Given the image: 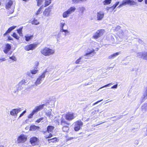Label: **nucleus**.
<instances>
[{
  "mask_svg": "<svg viewBox=\"0 0 147 147\" xmlns=\"http://www.w3.org/2000/svg\"><path fill=\"white\" fill-rule=\"evenodd\" d=\"M40 52L45 56H49L55 53V51L49 48L46 47L41 49Z\"/></svg>",
  "mask_w": 147,
  "mask_h": 147,
  "instance_id": "obj_1",
  "label": "nucleus"
},
{
  "mask_svg": "<svg viewBox=\"0 0 147 147\" xmlns=\"http://www.w3.org/2000/svg\"><path fill=\"white\" fill-rule=\"evenodd\" d=\"M88 53H86L84 55L80 57L78 59L76 60L75 62L76 64H78L80 63V62L81 61L80 60L83 59H87L90 56H92L94 55V54H92V53H94V50L93 49L92 50L89 51H88Z\"/></svg>",
  "mask_w": 147,
  "mask_h": 147,
  "instance_id": "obj_2",
  "label": "nucleus"
},
{
  "mask_svg": "<svg viewBox=\"0 0 147 147\" xmlns=\"http://www.w3.org/2000/svg\"><path fill=\"white\" fill-rule=\"evenodd\" d=\"M76 9V8L74 7H71L67 11L64 12L63 14V18H67L69 16V15L74 12Z\"/></svg>",
  "mask_w": 147,
  "mask_h": 147,
  "instance_id": "obj_3",
  "label": "nucleus"
},
{
  "mask_svg": "<svg viewBox=\"0 0 147 147\" xmlns=\"http://www.w3.org/2000/svg\"><path fill=\"white\" fill-rule=\"evenodd\" d=\"M136 3L131 0H123L122 3L118 7H120L123 6H125L128 4L130 5H135L136 4Z\"/></svg>",
  "mask_w": 147,
  "mask_h": 147,
  "instance_id": "obj_4",
  "label": "nucleus"
},
{
  "mask_svg": "<svg viewBox=\"0 0 147 147\" xmlns=\"http://www.w3.org/2000/svg\"><path fill=\"white\" fill-rule=\"evenodd\" d=\"M46 72L47 71L46 70L43 72L42 75L40 76L37 79V80L35 82V84L36 86H37L40 84L42 80H43L45 77Z\"/></svg>",
  "mask_w": 147,
  "mask_h": 147,
  "instance_id": "obj_5",
  "label": "nucleus"
},
{
  "mask_svg": "<svg viewBox=\"0 0 147 147\" xmlns=\"http://www.w3.org/2000/svg\"><path fill=\"white\" fill-rule=\"evenodd\" d=\"M105 32L104 29H100L97 31L96 32L93 36V37L94 39H97L102 36Z\"/></svg>",
  "mask_w": 147,
  "mask_h": 147,
  "instance_id": "obj_6",
  "label": "nucleus"
},
{
  "mask_svg": "<svg viewBox=\"0 0 147 147\" xmlns=\"http://www.w3.org/2000/svg\"><path fill=\"white\" fill-rule=\"evenodd\" d=\"M83 125V123L80 121H77L75 123L74 129L76 131L79 130Z\"/></svg>",
  "mask_w": 147,
  "mask_h": 147,
  "instance_id": "obj_7",
  "label": "nucleus"
},
{
  "mask_svg": "<svg viewBox=\"0 0 147 147\" xmlns=\"http://www.w3.org/2000/svg\"><path fill=\"white\" fill-rule=\"evenodd\" d=\"M37 46V44L33 43L30 44L29 45L26 46L25 47V49L27 51H29L30 50H33Z\"/></svg>",
  "mask_w": 147,
  "mask_h": 147,
  "instance_id": "obj_8",
  "label": "nucleus"
},
{
  "mask_svg": "<svg viewBox=\"0 0 147 147\" xmlns=\"http://www.w3.org/2000/svg\"><path fill=\"white\" fill-rule=\"evenodd\" d=\"M44 0H36L37 2V6H39L43 3ZM45 7L49 5L51 3V0H45Z\"/></svg>",
  "mask_w": 147,
  "mask_h": 147,
  "instance_id": "obj_9",
  "label": "nucleus"
},
{
  "mask_svg": "<svg viewBox=\"0 0 147 147\" xmlns=\"http://www.w3.org/2000/svg\"><path fill=\"white\" fill-rule=\"evenodd\" d=\"M26 83L25 80H22L20 82L18 85L16 86V88H17V90H15L13 91L14 93L16 92L17 91L20 90L22 89L23 88L22 86Z\"/></svg>",
  "mask_w": 147,
  "mask_h": 147,
  "instance_id": "obj_10",
  "label": "nucleus"
},
{
  "mask_svg": "<svg viewBox=\"0 0 147 147\" xmlns=\"http://www.w3.org/2000/svg\"><path fill=\"white\" fill-rule=\"evenodd\" d=\"M21 108L15 109H12L10 111V114L11 115L16 117L18 113L21 111Z\"/></svg>",
  "mask_w": 147,
  "mask_h": 147,
  "instance_id": "obj_11",
  "label": "nucleus"
},
{
  "mask_svg": "<svg viewBox=\"0 0 147 147\" xmlns=\"http://www.w3.org/2000/svg\"><path fill=\"white\" fill-rule=\"evenodd\" d=\"M104 13L103 11H100L97 13L96 18L97 20L100 21L104 18Z\"/></svg>",
  "mask_w": 147,
  "mask_h": 147,
  "instance_id": "obj_12",
  "label": "nucleus"
},
{
  "mask_svg": "<svg viewBox=\"0 0 147 147\" xmlns=\"http://www.w3.org/2000/svg\"><path fill=\"white\" fill-rule=\"evenodd\" d=\"M27 137L24 135H21L18 138L17 140L18 143L24 142L27 140Z\"/></svg>",
  "mask_w": 147,
  "mask_h": 147,
  "instance_id": "obj_13",
  "label": "nucleus"
},
{
  "mask_svg": "<svg viewBox=\"0 0 147 147\" xmlns=\"http://www.w3.org/2000/svg\"><path fill=\"white\" fill-rule=\"evenodd\" d=\"M52 7V6H49L43 12V15L47 17L49 16Z\"/></svg>",
  "mask_w": 147,
  "mask_h": 147,
  "instance_id": "obj_14",
  "label": "nucleus"
},
{
  "mask_svg": "<svg viewBox=\"0 0 147 147\" xmlns=\"http://www.w3.org/2000/svg\"><path fill=\"white\" fill-rule=\"evenodd\" d=\"M142 103L144 102L145 100L147 99V87L145 88L144 90L143 93V96L141 98Z\"/></svg>",
  "mask_w": 147,
  "mask_h": 147,
  "instance_id": "obj_15",
  "label": "nucleus"
},
{
  "mask_svg": "<svg viewBox=\"0 0 147 147\" xmlns=\"http://www.w3.org/2000/svg\"><path fill=\"white\" fill-rule=\"evenodd\" d=\"M120 28L121 27L118 26L116 27L115 29V31H118L119 30H120L119 31V36L120 37H121L122 38H123L122 36L124 35V32H123V31L120 30Z\"/></svg>",
  "mask_w": 147,
  "mask_h": 147,
  "instance_id": "obj_16",
  "label": "nucleus"
},
{
  "mask_svg": "<svg viewBox=\"0 0 147 147\" xmlns=\"http://www.w3.org/2000/svg\"><path fill=\"white\" fill-rule=\"evenodd\" d=\"M65 118L66 120L70 121L74 119V117L73 113H68L65 115Z\"/></svg>",
  "mask_w": 147,
  "mask_h": 147,
  "instance_id": "obj_17",
  "label": "nucleus"
},
{
  "mask_svg": "<svg viewBox=\"0 0 147 147\" xmlns=\"http://www.w3.org/2000/svg\"><path fill=\"white\" fill-rule=\"evenodd\" d=\"M45 106V104H42L36 107L33 110L34 112L35 113H36L38 111L42 109Z\"/></svg>",
  "mask_w": 147,
  "mask_h": 147,
  "instance_id": "obj_18",
  "label": "nucleus"
},
{
  "mask_svg": "<svg viewBox=\"0 0 147 147\" xmlns=\"http://www.w3.org/2000/svg\"><path fill=\"white\" fill-rule=\"evenodd\" d=\"M38 140L36 137H34L30 138V142L31 144L33 145L34 146L37 144V141Z\"/></svg>",
  "mask_w": 147,
  "mask_h": 147,
  "instance_id": "obj_19",
  "label": "nucleus"
},
{
  "mask_svg": "<svg viewBox=\"0 0 147 147\" xmlns=\"http://www.w3.org/2000/svg\"><path fill=\"white\" fill-rule=\"evenodd\" d=\"M11 48V46L10 44H6L5 45L4 49L3 51L5 54H7L8 52L10 50Z\"/></svg>",
  "mask_w": 147,
  "mask_h": 147,
  "instance_id": "obj_20",
  "label": "nucleus"
},
{
  "mask_svg": "<svg viewBox=\"0 0 147 147\" xmlns=\"http://www.w3.org/2000/svg\"><path fill=\"white\" fill-rule=\"evenodd\" d=\"M54 129V127L53 126H48L47 127V131H46L45 132V135L47 133H49L50 132H52Z\"/></svg>",
  "mask_w": 147,
  "mask_h": 147,
  "instance_id": "obj_21",
  "label": "nucleus"
},
{
  "mask_svg": "<svg viewBox=\"0 0 147 147\" xmlns=\"http://www.w3.org/2000/svg\"><path fill=\"white\" fill-rule=\"evenodd\" d=\"M141 111L143 113H145L147 111V103L145 102L141 106Z\"/></svg>",
  "mask_w": 147,
  "mask_h": 147,
  "instance_id": "obj_22",
  "label": "nucleus"
},
{
  "mask_svg": "<svg viewBox=\"0 0 147 147\" xmlns=\"http://www.w3.org/2000/svg\"><path fill=\"white\" fill-rule=\"evenodd\" d=\"M16 26H13L11 27H10L7 30V31L6 32L4 33L3 34V36H6L7 34L9 33L10 32L14 29L16 27Z\"/></svg>",
  "mask_w": 147,
  "mask_h": 147,
  "instance_id": "obj_23",
  "label": "nucleus"
},
{
  "mask_svg": "<svg viewBox=\"0 0 147 147\" xmlns=\"http://www.w3.org/2000/svg\"><path fill=\"white\" fill-rule=\"evenodd\" d=\"M120 52H117L114 53L112 55L109 56L108 57V59H113L115 58L117 56L119 55L120 54Z\"/></svg>",
  "mask_w": 147,
  "mask_h": 147,
  "instance_id": "obj_24",
  "label": "nucleus"
},
{
  "mask_svg": "<svg viewBox=\"0 0 147 147\" xmlns=\"http://www.w3.org/2000/svg\"><path fill=\"white\" fill-rule=\"evenodd\" d=\"M120 52H117L114 53L112 55L109 56L108 57V59H113L115 58L117 56L119 55L120 54Z\"/></svg>",
  "mask_w": 147,
  "mask_h": 147,
  "instance_id": "obj_25",
  "label": "nucleus"
},
{
  "mask_svg": "<svg viewBox=\"0 0 147 147\" xmlns=\"http://www.w3.org/2000/svg\"><path fill=\"white\" fill-rule=\"evenodd\" d=\"M65 24V23L64 20H61L60 21L59 26L60 27V30L63 29V27Z\"/></svg>",
  "mask_w": 147,
  "mask_h": 147,
  "instance_id": "obj_26",
  "label": "nucleus"
},
{
  "mask_svg": "<svg viewBox=\"0 0 147 147\" xmlns=\"http://www.w3.org/2000/svg\"><path fill=\"white\" fill-rule=\"evenodd\" d=\"M25 40L26 41H28L33 37V35H29V34H26L25 36Z\"/></svg>",
  "mask_w": 147,
  "mask_h": 147,
  "instance_id": "obj_27",
  "label": "nucleus"
},
{
  "mask_svg": "<svg viewBox=\"0 0 147 147\" xmlns=\"http://www.w3.org/2000/svg\"><path fill=\"white\" fill-rule=\"evenodd\" d=\"M61 120V124L63 126L69 125V123L67 122L63 118H62Z\"/></svg>",
  "mask_w": 147,
  "mask_h": 147,
  "instance_id": "obj_28",
  "label": "nucleus"
},
{
  "mask_svg": "<svg viewBox=\"0 0 147 147\" xmlns=\"http://www.w3.org/2000/svg\"><path fill=\"white\" fill-rule=\"evenodd\" d=\"M39 127L34 125H31L30 127V131H34L38 129Z\"/></svg>",
  "mask_w": 147,
  "mask_h": 147,
  "instance_id": "obj_29",
  "label": "nucleus"
},
{
  "mask_svg": "<svg viewBox=\"0 0 147 147\" xmlns=\"http://www.w3.org/2000/svg\"><path fill=\"white\" fill-rule=\"evenodd\" d=\"M43 8V6H41L38 9L36 12L35 13L36 16H37L38 14H41L42 13V9Z\"/></svg>",
  "mask_w": 147,
  "mask_h": 147,
  "instance_id": "obj_30",
  "label": "nucleus"
},
{
  "mask_svg": "<svg viewBox=\"0 0 147 147\" xmlns=\"http://www.w3.org/2000/svg\"><path fill=\"white\" fill-rule=\"evenodd\" d=\"M46 115L50 119H53V115L51 114V111H48V112L46 113Z\"/></svg>",
  "mask_w": 147,
  "mask_h": 147,
  "instance_id": "obj_31",
  "label": "nucleus"
},
{
  "mask_svg": "<svg viewBox=\"0 0 147 147\" xmlns=\"http://www.w3.org/2000/svg\"><path fill=\"white\" fill-rule=\"evenodd\" d=\"M13 4L12 1L10 0L8 2V3H7L6 6V9H9L10 8L11 5H12Z\"/></svg>",
  "mask_w": 147,
  "mask_h": 147,
  "instance_id": "obj_32",
  "label": "nucleus"
},
{
  "mask_svg": "<svg viewBox=\"0 0 147 147\" xmlns=\"http://www.w3.org/2000/svg\"><path fill=\"white\" fill-rule=\"evenodd\" d=\"M143 53L144 52L137 53V56L139 58H142V59Z\"/></svg>",
  "mask_w": 147,
  "mask_h": 147,
  "instance_id": "obj_33",
  "label": "nucleus"
},
{
  "mask_svg": "<svg viewBox=\"0 0 147 147\" xmlns=\"http://www.w3.org/2000/svg\"><path fill=\"white\" fill-rule=\"evenodd\" d=\"M142 59L147 60V52L144 51Z\"/></svg>",
  "mask_w": 147,
  "mask_h": 147,
  "instance_id": "obj_34",
  "label": "nucleus"
},
{
  "mask_svg": "<svg viewBox=\"0 0 147 147\" xmlns=\"http://www.w3.org/2000/svg\"><path fill=\"white\" fill-rule=\"evenodd\" d=\"M62 129L63 131L64 132L67 131L69 129V128L67 125H63Z\"/></svg>",
  "mask_w": 147,
  "mask_h": 147,
  "instance_id": "obj_35",
  "label": "nucleus"
},
{
  "mask_svg": "<svg viewBox=\"0 0 147 147\" xmlns=\"http://www.w3.org/2000/svg\"><path fill=\"white\" fill-rule=\"evenodd\" d=\"M32 24L33 25H37L39 24V22L37 20L34 19L31 22Z\"/></svg>",
  "mask_w": 147,
  "mask_h": 147,
  "instance_id": "obj_36",
  "label": "nucleus"
},
{
  "mask_svg": "<svg viewBox=\"0 0 147 147\" xmlns=\"http://www.w3.org/2000/svg\"><path fill=\"white\" fill-rule=\"evenodd\" d=\"M111 1V0H105L103 2V4L104 5H107L110 4Z\"/></svg>",
  "mask_w": 147,
  "mask_h": 147,
  "instance_id": "obj_37",
  "label": "nucleus"
},
{
  "mask_svg": "<svg viewBox=\"0 0 147 147\" xmlns=\"http://www.w3.org/2000/svg\"><path fill=\"white\" fill-rule=\"evenodd\" d=\"M22 27L19 28V29L17 30L18 33L19 34L20 36H21L22 35Z\"/></svg>",
  "mask_w": 147,
  "mask_h": 147,
  "instance_id": "obj_38",
  "label": "nucleus"
},
{
  "mask_svg": "<svg viewBox=\"0 0 147 147\" xmlns=\"http://www.w3.org/2000/svg\"><path fill=\"white\" fill-rule=\"evenodd\" d=\"M31 71V73L32 74H36L37 72V71H38V70L37 69V68H36V69H34L30 71Z\"/></svg>",
  "mask_w": 147,
  "mask_h": 147,
  "instance_id": "obj_39",
  "label": "nucleus"
},
{
  "mask_svg": "<svg viewBox=\"0 0 147 147\" xmlns=\"http://www.w3.org/2000/svg\"><path fill=\"white\" fill-rule=\"evenodd\" d=\"M12 36L15 38L18 39L19 38V37L18 36L17 34L16 33H13L12 35Z\"/></svg>",
  "mask_w": 147,
  "mask_h": 147,
  "instance_id": "obj_40",
  "label": "nucleus"
},
{
  "mask_svg": "<svg viewBox=\"0 0 147 147\" xmlns=\"http://www.w3.org/2000/svg\"><path fill=\"white\" fill-rule=\"evenodd\" d=\"M86 0H72V1L74 3H79V1H84Z\"/></svg>",
  "mask_w": 147,
  "mask_h": 147,
  "instance_id": "obj_41",
  "label": "nucleus"
},
{
  "mask_svg": "<svg viewBox=\"0 0 147 147\" xmlns=\"http://www.w3.org/2000/svg\"><path fill=\"white\" fill-rule=\"evenodd\" d=\"M44 118L43 117H41L38 119H37L36 121V122L39 123L40 122H42V120H43Z\"/></svg>",
  "mask_w": 147,
  "mask_h": 147,
  "instance_id": "obj_42",
  "label": "nucleus"
},
{
  "mask_svg": "<svg viewBox=\"0 0 147 147\" xmlns=\"http://www.w3.org/2000/svg\"><path fill=\"white\" fill-rule=\"evenodd\" d=\"M35 113L33 111L30 114L28 117V118H32L33 115Z\"/></svg>",
  "mask_w": 147,
  "mask_h": 147,
  "instance_id": "obj_43",
  "label": "nucleus"
},
{
  "mask_svg": "<svg viewBox=\"0 0 147 147\" xmlns=\"http://www.w3.org/2000/svg\"><path fill=\"white\" fill-rule=\"evenodd\" d=\"M9 59H11L12 60L15 61H16L17 60L16 58L15 57V56H13L11 57H10Z\"/></svg>",
  "mask_w": 147,
  "mask_h": 147,
  "instance_id": "obj_44",
  "label": "nucleus"
},
{
  "mask_svg": "<svg viewBox=\"0 0 147 147\" xmlns=\"http://www.w3.org/2000/svg\"><path fill=\"white\" fill-rule=\"evenodd\" d=\"M116 6H115L114 5H113V6L109 7L108 9V10H109L110 9H111V11L113 10L115 8Z\"/></svg>",
  "mask_w": 147,
  "mask_h": 147,
  "instance_id": "obj_45",
  "label": "nucleus"
},
{
  "mask_svg": "<svg viewBox=\"0 0 147 147\" xmlns=\"http://www.w3.org/2000/svg\"><path fill=\"white\" fill-rule=\"evenodd\" d=\"M112 84H113L112 83H109L107 85H105V86H103L102 87L100 88V89H101L104 87H107L109 86L110 85H112Z\"/></svg>",
  "mask_w": 147,
  "mask_h": 147,
  "instance_id": "obj_46",
  "label": "nucleus"
},
{
  "mask_svg": "<svg viewBox=\"0 0 147 147\" xmlns=\"http://www.w3.org/2000/svg\"><path fill=\"white\" fill-rule=\"evenodd\" d=\"M55 36L57 38V40H58V38H60L61 36V33H59L57 35H55Z\"/></svg>",
  "mask_w": 147,
  "mask_h": 147,
  "instance_id": "obj_47",
  "label": "nucleus"
},
{
  "mask_svg": "<svg viewBox=\"0 0 147 147\" xmlns=\"http://www.w3.org/2000/svg\"><path fill=\"white\" fill-rule=\"evenodd\" d=\"M52 135L51 133L49 134V135H46L45 136V138H49L51 137Z\"/></svg>",
  "mask_w": 147,
  "mask_h": 147,
  "instance_id": "obj_48",
  "label": "nucleus"
},
{
  "mask_svg": "<svg viewBox=\"0 0 147 147\" xmlns=\"http://www.w3.org/2000/svg\"><path fill=\"white\" fill-rule=\"evenodd\" d=\"M6 60V59L5 57L0 58V63L2 62L3 61H5Z\"/></svg>",
  "mask_w": 147,
  "mask_h": 147,
  "instance_id": "obj_49",
  "label": "nucleus"
},
{
  "mask_svg": "<svg viewBox=\"0 0 147 147\" xmlns=\"http://www.w3.org/2000/svg\"><path fill=\"white\" fill-rule=\"evenodd\" d=\"M60 32H65V33H68L69 32L67 30H64L63 29V28L61 30H60Z\"/></svg>",
  "mask_w": 147,
  "mask_h": 147,
  "instance_id": "obj_50",
  "label": "nucleus"
},
{
  "mask_svg": "<svg viewBox=\"0 0 147 147\" xmlns=\"http://www.w3.org/2000/svg\"><path fill=\"white\" fill-rule=\"evenodd\" d=\"M99 111V110H97V111H93L91 113V115H94L95 113H97Z\"/></svg>",
  "mask_w": 147,
  "mask_h": 147,
  "instance_id": "obj_51",
  "label": "nucleus"
},
{
  "mask_svg": "<svg viewBox=\"0 0 147 147\" xmlns=\"http://www.w3.org/2000/svg\"><path fill=\"white\" fill-rule=\"evenodd\" d=\"M26 112V111H24L22 113H21L19 117V118H20L21 117H22V116H23L24 114Z\"/></svg>",
  "mask_w": 147,
  "mask_h": 147,
  "instance_id": "obj_52",
  "label": "nucleus"
},
{
  "mask_svg": "<svg viewBox=\"0 0 147 147\" xmlns=\"http://www.w3.org/2000/svg\"><path fill=\"white\" fill-rule=\"evenodd\" d=\"M118 85L117 84L114 85L111 87V89L117 88V87Z\"/></svg>",
  "mask_w": 147,
  "mask_h": 147,
  "instance_id": "obj_53",
  "label": "nucleus"
},
{
  "mask_svg": "<svg viewBox=\"0 0 147 147\" xmlns=\"http://www.w3.org/2000/svg\"><path fill=\"white\" fill-rule=\"evenodd\" d=\"M102 100H103V99H102V100H100L99 101H97V102H96L95 103H94L93 104V105H95L98 103L99 102H101V101H102Z\"/></svg>",
  "mask_w": 147,
  "mask_h": 147,
  "instance_id": "obj_54",
  "label": "nucleus"
},
{
  "mask_svg": "<svg viewBox=\"0 0 147 147\" xmlns=\"http://www.w3.org/2000/svg\"><path fill=\"white\" fill-rule=\"evenodd\" d=\"M138 41L139 43L141 44H143L144 43L143 41L141 40L140 39H138Z\"/></svg>",
  "mask_w": 147,
  "mask_h": 147,
  "instance_id": "obj_55",
  "label": "nucleus"
},
{
  "mask_svg": "<svg viewBox=\"0 0 147 147\" xmlns=\"http://www.w3.org/2000/svg\"><path fill=\"white\" fill-rule=\"evenodd\" d=\"M27 75L28 76H29L31 77V74H32L30 72H28L26 73Z\"/></svg>",
  "mask_w": 147,
  "mask_h": 147,
  "instance_id": "obj_56",
  "label": "nucleus"
},
{
  "mask_svg": "<svg viewBox=\"0 0 147 147\" xmlns=\"http://www.w3.org/2000/svg\"><path fill=\"white\" fill-rule=\"evenodd\" d=\"M123 117V115H120V116H119L117 118V120H118L119 119H121V118H122V117Z\"/></svg>",
  "mask_w": 147,
  "mask_h": 147,
  "instance_id": "obj_57",
  "label": "nucleus"
},
{
  "mask_svg": "<svg viewBox=\"0 0 147 147\" xmlns=\"http://www.w3.org/2000/svg\"><path fill=\"white\" fill-rule=\"evenodd\" d=\"M119 2H117L114 5L115 6H116V7L119 5Z\"/></svg>",
  "mask_w": 147,
  "mask_h": 147,
  "instance_id": "obj_58",
  "label": "nucleus"
},
{
  "mask_svg": "<svg viewBox=\"0 0 147 147\" xmlns=\"http://www.w3.org/2000/svg\"><path fill=\"white\" fill-rule=\"evenodd\" d=\"M54 140L55 141H56L57 140V138H52V139H51V140H52L51 142H53L54 141L53 140Z\"/></svg>",
  "mask_w": 147,
  "mask_h": 147,
  "instance_id": "obj_59",
  "label": "nucleus"
},
{
  "mask_svg": "<svg viewBox=\"0 0 147 147\" xmlns=\"http://www.w3.org/2000/svg\"><path fill=\"white\" fill-rule=\"evenodd\" d=\"M8 39L9 40H13L12 38L9 36L8 37Z\"/></svg>",
  "mask_w": 147,
  "mask_h": 147,
  "instance_id": "obj_60",
  "label": "nucleus"
},
{
  "mask_svg": "<svg viewBox=\"0 0 147 147\" xmlns=\"http://www.w3.org/2000/svg\"><path fill=\"white\" fill-rule=\"evenodd\" d=\"M138 69H134L131 71H137L138 70Z\"/></svg>",
  "mask_w": 147,
  "mask_h": 147,
  "instance_id": "obj_61",
  "label": "nucleus"
},
{
  "mask_svg": "<svg viewBox=\"0 0 147 147\" xmlns=\"http://www.w3.org/2000/svg\"><path fill=\"white\" fill-rule=\"evenodd\" d=\"M111 38L112 41H114V40L113 36H111Z\"/></svg>",
  "mask_w": 147,
  "mask_h": 147,
  "instance_id": "obj_62",
  "label": "nucleus"
},
{
  "mask_svg": "<svg viewBox=\"0 0 147 147\" xmlns=\"http://www.w3.org/2000/svg\"><path fill=\"white\" fill-rule=\"evenodd\" d=\"M145 0V3L146 4H147V0Z\"/></svg>",
  "mask_w": 147,
  "mask_h": 147,
  "instance_id": "obj_63",
  "label": "nucleus"
},
{
  "mask_svg": "<svg viewBox=\"0 0 147 147\" xmlns=\"http://www.w3.org/2000/svg\"><path fill=\"white\" fill-rule=\"evenodd\" d=\"M138 1L139 2H142L143 0H138Z\"/></svg>",
  "mask_w": 147,
  "mask_h": 147,
  "instance_id": "obj_64",
  "label": "nucleus"
}]
</instances>
